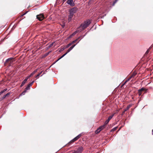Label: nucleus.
Segmentation results:
<instances>
[{"label": "nucleus", "instance_id": "f257e3e1", "mask_svg": "<svg viewBox=\"0 0 153 153\" xmlns=\"http://www.w3.org/2000/svg\"><path fill=\"white\" fill-rule=\"evenodd\" d=\"M91 22L90 20H88L86 21H84V22L82 23L79 27V28L81 27H82V30H82H84L85 29L88 27Z\"/></svg>", "mask_w": 153, "mask_h": 153}, {"label": "nucleus", "instance_id": "f03ea898", "mask_svg": "<svg viewBox=\"0 0 153 153\" xmlns=\"http://www.w3.org/2000/svg\"><path fill=\"white\" fill-rule=\"evenodd\" d=\"M77 10V8L76 7H73L69 11V13L74 15Z\"/></svg>", "mask_w": 153, "mask_h": 153}, {"label": "nucleus", "instance_id": "7ed1b4c3", "mask_svg": "<svg viewBox=\"0 0 153 153\" xmlns=\"http://www.w3.org/2000/svg\"><path fill=\"white\" fill-rule=\"evenodd\" d=\"M37 18L39 21H42L44 18V17L43 14H40L39 15L36 16Z\"/></svg>", "mask_w": 153, "mask_h": 153}, {"label": "nucleus", "instance_id": "20e7f679", "mask_svg": "<svg viewBox=\"0 0 153 153\" xmlns=\"http://www.w3.org/2000/svg\"><path fill=\"white\" fill-rule=\"evenodd\" d=\"M66 3L71 6H74L75 5V4L73 2V0H68Z\"/></svg>", "mask_w": 153, "mask_h": 153}, {"label": "nucleus", "instance_id": "39448f33", "mask_svg": "<svg viewBox=\"0 0 153 153\" xmlns=\"http://www.w3.org/2000/svg\"><path fill=\"white\" fill-rule=\"evenodd\" d=\"M11 94H12V92L11 91H10V92H9L7 93L6 94L4 95L3 96V97L0 99V100H1L0 101H1V100H3L6 97H8Z\"/></svg>", "mask_w": 153, "mask_h": 153}, {"label": "nucleus", "instance_id": "423d86ee", "mask_svg": "<svg viewBox=\"0 0 153 153\" xmlns=\"http://www.w3.org/2000/svg\"><path fill=\"white\" fill-rule=\"evenodd\" d=\"M114 114H113L108 117V119L106 120L105 121V122L104 123L105 125H107L108 123L109 122V121L114 116Z\"/></svg>", "mask_w": 153, "mask_h": 153}, {"label": "nucleus", "instance_id": "0eeeda50", "mask_svg": "<svg viewBox=\"0 0 153 153\" xmlns=\"http://www.w3.org/2000/svg\"><path fill=\"white\" fill-rule=\"evenodd\" d=\"M34 81H33L32 82H31L26 87L25 89L26 90H28L30 89V87L32 85L33 83L34 82Z\"/></svg>", "mask_w": 153, "mask_h": 153}, {"label": "nucleus", "instance_id": "6e6552de", "mask_svg": "<svg viewBox=\"0 0 153 153\" xmlns=\"http://www.w3.org/2000/svg\"><path fill=\"white\" fill-rule=\"evenodd\" d=\"M83 150V148L82 146H80L76 150L78 153H81Z\"/></svg>", "mask_w": 153, "mask_h": 153}, {"label": "nucleus", "instance_id": "1a4fd4ad", "mask_svg": "<svg viewBox=\"0 0 153 153\" xmlns=\"http://www.w3.org/2000/svg\"><path fill=\"white\" fill-rule=\"evenodd\" d=\"M28 78H29L27 76L26 78L22 82L20 85V87H22L25 85V84L27 81V79Z\"/></svg>", "mask_w": 153, "mask_h": 153}, {"label": "nucleus", "instance_id": "9d476101", "mask_svg": "<svg viewBox=\"0 0 153 153\" xmlns=\"http://www.w3.org/2000/svg\"><path fill=\"white\" fill-rule=\"evenodd\" d=\"M74 15L71 14L69 13V14L68 16V22H70L73 16Z\"/></svg>", "mask_w": 153, "mask_h": 153}, {"label": "nucleus", "instance_id": "9b49d317", "mask_svg": "<svg viewBox=\"0 0 153 153\" xmlns=\"http://www.w3.org/2000/svg\"><path fill=\"white\" fill-rule=\"evenodd\" d=\"M37 71H38L37 69H36L35 70L29 75L27 76V77L29 78L30 77H31V76H33L36 72H37Z\"/></svg>", "mask_w": 153, "mask_h": 153}, {"label": "nucleus", "instance_id": "f8f14e48", "mask_svg": "<svg viewBox=\"0 0 153 153\" xmlns=\"http://www.w3.org/2000/svg\"><path fill=\"white\" fill-rule=\"evenodd\" d=\"M76 44H74L72 45L67 50V53H69L70 51H71L73 48L76 46Z\"/></svg>", "mask_w": 153, "mask_h": 153}, {"label": "nucleus", "instance_id": "ddd939ff", "mask_svg": "<svg viewBox=\"0 0 153 153\" xmlns=\"http://www.w3.org/2000/svg\"><path fill=\"white\" fill-rule=\"evenodd\" d=\"M85 35H86V34H85L83 36H80L78 37L77 39H78V40L79 39V40L76 44H77L78 43H79V42L81 40V39H82L83 38H84V37L85 36Z\"/></svg>", "mask_w": 153, "mask_h": 153}, {"label": "nucleus", "instance_id": "4468645a", "mask_svg": "<svg viewBox=\"0 0 153 153\" xmlns=\"http://www.w3.org/2000/svg\"><path fill=\"white\" fill-rule=\"evenodd\" d=\"M71 45H72V43H71H71H69L67 45H66V46H65L64 47V48H63V50H64V49H65V48H69V47L70 46H71Z\"/></svg>", "mask_w": 153, "mask_h": 153}, {"label": "nucleus", "instance_id": "2eb2a0df", "mask_svg": "<svg viewBox=\"0 0 153 153\" xmlns=\"http://www.w3.org/2000/svg\"><path fill=\"white\" fill-rule=\"evenodd\" d=\"M131 105H128L127 106L126 108L124 109V110L123 112V113H124L125 111H127L131 107Z\"/></svg>", "mask_w": 153, "mask_h": 153}, {"label": "nucleus", "instance_id": "dca6fc26", "mask_svg": "<svg viewBox=\"0 0 153 153\" xmlns=\"http://www.w3.org/2000/svg\"><path fill=\"white\" fill-rule=\"evenodd\" d=\"M106 125H105V123H104V125H103L100 126L99 127V128H100V129H101V131L104 128H105V126Z\"/></svg>", "mask_w": 153, "mask_h": 153}, {"label": "nucleus", "instance_id": "f3484780", "mask_svg": "<svg viewBox=\"0 0 153 153\" xmlns=\"http://www.w3.org/2000/svg\"><path fill=\"white\" fill-rule=\"evenodd\" d=\"M101 131V129L99 128L95 131V133L96 134L99 133Z\"/></svg>", "mask_w": 153, "mask_h": 153}, {"label": "nucleus", "instance_id": "a211bd4d", "mask_svg": "<svg viewBox=\"0 0 153 153\" xmlns=\"http://www.w3.org/2000/svg\"><path fill=\"white\" fill-rule=\"evenodd\" d=\"M7 90V89L6 88V89H4L2 91H1L0 92V95H1V94H2L3 93H4V92H5Z\"/></svg>", "mask_w": 153, "mask_h": 153}, {"label": "nucleus", "instance_id": "6ab92c4d", "mask_svg": "<svg viewBox=\"0 0 153 153\" xmlns=\"http://www.w3.org/2000/svg\"><path fill=\"white\" fill-rule=\"evenodd\" d=\"M145 90V88L143 87L141 88V89H139L138 90V91H141L142 92Z\"/></svg>", "mask_w": 153, "mask_h": 153}, {"label": "nucleus", "instance_id": "aec40b11", "mask_svg": "<svg viewBox=\"0 0 153 153\" xmlns=\"http://www.w3.org/2000/svg\"><path fill=\"white\" fill-rule=\"evenodd\" d=\"M117 127H116L114 128H112L111 129V131H114L116 130H117Z\"/></svg>", "mask_w": 153, "mask_h": 153}, {"label": "nucleus", "instance_id": "412c9836", "mask_svg": "<svg viewBox=\"0 0 153 153\" xmlns=\"http://www.w3.org/2000/svg\"><path fill=\"white\" fill-rule=\"evenodd\" d=\"M49 54V53H46L44 54L43 57H45L48 56Z\"/></svg>", "mask_w": 153, "mask_h": 153}, {"label": "nucleus", "instance_id": "4be33fe9", "mask_svg": "<svg viewBox=\"0 0 153 153\" xmlns=\"http://www.w3.org/2000/svg\"><path fill=\"white\" fill-rule=\"evenodd\" d=\"M27 90L25 89V90L21 93V95H24L25 93L26 92Z\"/></svg>", "mask_w": 153, "mask_h": 153}, {"label": "nucleus", "instance_id": "5701e85b", "mask_svg": "<svg viewBox=\"0 0 153 153\" xmlns=\"http://www.w3.org/2000/svg\"><path fill=\"white\" fill-rule=\"evenodd\" d=\"M118 0H115L114 2H113V3L112 4V6H113L115 4L117 3V1Z\"/></svg>", "mask_w": 153, "mask_h": 153}, {"label": "nucleus", "instance_id": "b1692460", "mask_svg": "<svg viewBox=\"0 0 153 153\" xmlns=\"http://www.w3.org/2000/svg\"><path fill=\"white\" fill-rule=\"evenodd\" d=\"M42 71L40 73H39V74H38L35 77L36 78H38V77L42 73Z\"/></svg>", "mask_w": 153, "mask_h": 153}, {"label": "nucleus", "instance_id": "393cba45", "mask_svg": "<svg viewBox=\"0 0 153 153\" xmlns=\"http://www.w3.org/2000/svg\"><path fill=\"white\" fill-rule=\"evenodd\" d=\"M79 30H76V31H75L74 32L72 35H73V36H74V35L75 34H76L77 32H79Z\"/></svg>", "mask_w": 153, "mask_h": 153}, {"label": "nucleus", "instance_id": "a878e982", "mask_svg": "<svg viewBox=\"0 0 153 153\" xmlns=\"http://www.w3.org/2000/svg\"><path fill=\"white\" fill-rule=\"evenodd\" d=\"M81 136H82V134L81 133V134H79L77 136H76V137L77 138V139H78L79 138H80V137Z\"/></svg>", "mask_w": 153, "mask_h": 153}, {"label": "nucleus", "instance_id": "bb28decb", "mask_svg": "<svg viewBox=\"0 0 153 153\" xmlns=\"http://www.w3.org/2000/svg\"><path fill=\"white\" fill-rule=\"evenodd\" d=\"M78 40V39H76L74 40L72 42H71V43H72V45L74 44V43L76 42Z\"/></svg>", "mask_w": 153, "mask_h": 153}, {"label": "nucleus", "instance_id": "cd10ccee", "mask_svg": "<svg viewBox=\"0 0 153 153\" xmlns=\"http://www.w3.org/2000/svg\"><path fill=\"white\" fill-rule=\"evenodd\" d=\"M54 42H53L51 44H50L49 46H48V48H50L53 45V43H54Z\"/></svg>", "mask_w": 153, "mask_h": 153}, {"label": "nucleus", "instance_id": "c85d7f7f", "mask_svg": "<svg viewBox=\"0 0 153 153\" xmlns=\"http://www.w3.org/2000/svg\"><path fill=\"white\" fill-rule=\"evenodd\" d=\"M78 140V139L76 137H75V138H74V139H73V140L74 141H75L76 140Z\"/></svg>", "mask_w": 153, "mask_h": 153}, {"label": "nucleus", "instance_id": "c756f323", "mask_svg": "<svg viewBox=\"0 0 153 153\" xmlns=\"http://www.w3.org/2000/svg\"><path fill=\"white\" fill-rule=\"evenodd\" d=\"M78 140V139L76 137H75V138H74V139H73V140L74 141H75L76 140Z\"/></svg>", "mask_w": 153, "mask_h": 153}, {"label": "nucleus", "instance_id": "7c9ffc66", "mask_svg": "<svg viewBox=\"0 0 153 153\" xmlns=\"http://www.w3.org/2000/svg\"><path fill=\"white\" fill-rule=\"evenodd\" d=\"M11 59V58H9L8 59H7L5 61V62H7L8 61L10 60Z\"/></svg>", "mask_w": 153, "mask_h": 153}, {"label": "nucleus", "instance_id": "2f4dec72", "mask_svg": "<svg viewBox=\"0 0 153 153\" xmlns=\"http://www.w3.org/2000/svg\"><path fill=\"white\" fill-rule=\"evenodd\" d=\"M74 142V140H73V139L71 141H70L69 143H68V144H71V143H72L73 142Z\"/></svg>", "mask_w": 153, "mask_h": 153}, {"label": "nucleus", "instance_id": "473e14b6", "mask_svg": "<svg viewBox=\"0 0 153 153\" xmlns=\"http://www.w3.org/2000/svg\"><path fill=\"white\" fill-rule=\"evenodd\" d=\"M138 95L139 96H140L142 94V92L141 91H138Z\"/></svg>", "mask_w": 153, "mask_h": 153}, {"label": "nucleus", "instance_id": "72a5a7b5", "mask_svg": "<svg viewBox=\"0 0 153 153\" xmlns=\"http://www.w3.org/2000/svg\"><path fill=\"white\" fill-rule=\"evenodd\" d=\"M132 76H131L126 81V82H127L128 81H129V80H130Z\"/></svg>", "mask_w": 153, "mask_h": 153}, {"label": "nucleus", "instance_id": "f704fd0d", "mask_svg": "<svg viewBox=\"0 0 153 153\" xmlns=\"http://www.w3.org/2000/svg\"><path fill=\"white\" fill-rule=\"evenodd\" d=\"M136 73H133L131 76H132V77H134L136 75Z\"/></svg>", "mask_w": 153, "mask_h": 153}, {"label": "nucleus", "instance_id": "c9c22d12", "mask_svg": "<svg viewBox=\"0 0 153 153\" xmlns=\"http://www.w3.org/2000/svg\"><path fill=\"white\" fill-rule=\"evenodd\" d=\"M65 56V55L63 54V55L60 57L59 58V59H61L62 58H63V57H64Z\"/></svg>", "mask_w": 153, "mask_h": 153}, {"label": "nucleus", "instance_id": "e433bc0d", "mask_svg": "<svg viewBox=\"0 0 153 153\" xmlns=\"http://www.w3.org/2000/svg\"><path fill=\"white\" fill-rule=\"evenodd\" d=\"M72 153H78L76 150H74Z\"/></svg>", "mask_w": 153, "mask_h": 153}, {"label": "nucleus", "instance_id": "4c0bfd02", "mask_svg": "<svg viewBox=\"0 0 153 153\" xmlns=\"http://www.w3.org/2000/svg\"><path fill=\"white\" fill-rule=\"evenodd\" d=\"M65 25L64 24H63V25H62V26L63 28L64 27H65Z\"/></svg>", "mask_w": 153, "mask_h": 153}, {"label": "nucleus", "instance_id": "58836bf2", "mask_svg": "<svg viewBox=\"0 0 153 153\" xmlns=\"http://www.w3.org/2000/svg\"><path fill=\"white\" fill-rule=\"evenodd\" d=\"M126 82H126V81L124 82V83L122 85V86H121V87H122V86H123V85H124L126 84Z\"/></svg>", "mask_w": 153, "mask_h": 153}, {"label": "nucleus", "instance_id": "ea45409f", "mask_svg": "<svg viewBox=\"0 0 153 153\" xmlns=\"http://www.w3.org/2000/svg\"><path fill=\"white\" fill-rule=\"evenodd\" d=\"M106 16V14H105L104 16H101V18H103L104 17Z\"/></svg>", "mask_w": 153, "mask_h": 153}, {"label": "nucleus", "instance_id": "a19ab883", "mask_svg": "<svg viewBox=\"0 0 153 153\" xmlns=\"http://www.w3.org/2000/svg\"><path fill=\"white\" fill-rule=\"evenodd\" d=\"M148 52H149V50H148L146 51V52L145 54H147L148 53Z\"/></svg>", "mask_w": 153, "mask_h": 153}, {"label": "nucleus", "instance_id": "79ce46f5", "mask_svg": "<svg viewBox=\"0 0 153 153\" xmlns=\"http://www.w3.org/2000/svg\"><path fill=\"white\" fill-rule=\"evenodd\" d=\"M60 59H59V58L56 61V62H57L58 61H59V60H60Z\"/></svg>", "mask_w": 153, "mask_h": 153}, {"label": "nucleus", "instance_id": "37998d69", "mask_svg": "<svg viewBox=\"0 0 153 153\" xmlns=\"http://www.w3.org/2000/svg\"><path fill=\"white\" fill-rule=\"evenodd\" d=\"M68 53H67V52H66V53H65L64 54L65 55H66Z\"/></svg>", "mask_w": 153, "mask_h": 153}, {"label": "nucleus", "instance_id": "c03bdc74", "mask_svg": "<svg viewBox=\"0 0 153 153\" xmlns=\"http://www.w3.org/2000/svg\"><path fill=\"white\" fill-rule=\"evenodd\" d=\"M26 14V13H24V14L22 15V16H24V15H25V14Z\"/></svg>", "mask_w": 153, "mask_h": 153}, {"label": "nucleus", "instance_id": "a18cd8bd", "mask_svg": "<svg viewBox=\"0 0 153 153\" xmlns=\"http://www.w3.org/2000/svg\"><path fill=\"white\" fill-rule=\"evenodd\" d=\"M51 52V51H49L47 53H49Z\"/></svg>", "mask_w": 153, "mask_h": 153}, {"label": "nucleus", "instance_id": "49530a36", "mask_svg": "<svg viewBox=\"0 0 153 153\" xmlns=\"http://www.w3.org/2000/svg\"><path fill=\"white\" fill-rule=\"evenodd\" d=\"M28 11H27L25 13H26V14L27 13Z\"/></svg>", "mask_w": 153, "mask_h": 153}, {"label": "nucleus", "instance_id": "de8ad7c7", "mask_svg": "<svg viewBox=\"0 0 153 153\" xmlns=\"http://www.w3.org/2000/svg\"><path fill=\"white\" fill-rule=\"evenodd\" d=\"M152 134L153 135V132H152Z\"/></svg>", "mask_w": 153, "mask_h": 153}, {"label": "nucleus", "instance_id": "09e8293b", "mask_svg": "<svg viewBox=\"0 0 153 153\" xmlns=\"http://www.w3.org/2000/svg\"><path fill=\"white\" fill-rule=\"evenodd\" d=\"M152 131L153 132V129H152Z\"/></svg>", "mask_w": 153, "mask_h": 153}, {"label": "nucleus", "instance_id": "8fccbe9b", "mask_svg": "<svg viewBox=\"0 0 153 153\" xmlns=\"http://www.w3.org/2000/svg\"><path fill=\"white\" fill-rule=\"evenodd\" d=\"M152 131L153 132V129H152Z\"/></svg>", "mask_w": 153, "mask_h": 153}, {"label": "nucleus", "instance_id": "3c124183", "mask_svg": "<svg viewBox=\"0 0 153 153\" xmlns=\"http://www.w3.org/2000/svg\"><path fill=\"white\" fill-rule=\"evenodd\" d=\"M87 33V32H86V33L85 34L86 35V33Z\"/></svg>", "mask_w": 153, "mask_h": 153}]
</instances>
